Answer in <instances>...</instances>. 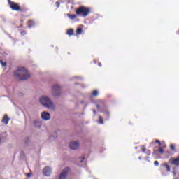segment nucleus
<instances>
[{
	"instance_id": "nucleus-8",
	"label": "nucleus",
	"mask_w": 179,
	"mask_h": 179,
	"mask_svg": "<svg viewBox=\"0 0 179 179\" xmlns=\"http://www.w3.org/2000/svg\"><path fill=\"white\" fill-rule=\"evenodd\" d=\"M68 173H69V168H65L62 173L59 176V179H66V176H68Z\"/></svg>"
},
{
	"instance_id": "nucleus-32",
	"label": "nucleus",
	"mask_w": 179,
	"mask_h": 179,
	"mask_svg": "<svg viewBox=\"0 0 179 179\" xmlns=\"http://www.w3.org/2000/svg\"><path fill=\"white\" fill-rule=\"evenodd\" d=\"M93 113H94V114H96V110H93Z\"/></svg>"
},
{
	"instance_id": "nucleus-17",
	"label": "nucleus",
	"mask_w": 179,
	"mask_h": 179,
	"mask_svg": "<svg viewBox=\"0 0 179 179\" xmlns=\"http://www.w3.org/2000/svg\"><path fill=\"white\" fill-rule=\"evenodd\" d=\"M35 128H41V122H34Z\"/></svg>"
},
{
	"instance_id": "nucleus-33",
	"label": "nucleus",
	"mask_w": 179,
	"mask_h": 179,
	"mask_svg": "<svg viewBox=\"0 0 179 179\" xmlns=\"http://www.w3.org/2000/svg\"><path fill=\"white\" fill-rule=\"evenodd\" d=\"M148 155H150V151L148 150Z\"/></svg>"
},
{
	"instance_id": "nucleus-16",
	"label": "nucleus",
	"mask_w": 179,
	"mask_h": 179,
	"mask_svg": "<svg viewBox=\"0 0 179 179\" xmlns=\"http://www.w3.org/2000/svg\"><path fill=\"white\" fill-rule=\"evenodd\" d=\"M74 31L73 29H69L67 30V34L68 36H73Z\"/></svg>"
},
{
	"instance_id": "nucleus-35",
	"label": "nucleus",
	"mask_w": 179,
	"mask_h": 179,
	"mask_svg": "<svg viewBox=\"0 0 179 179\" xmlns=\"http://www.w3.org/2000/svg\"><path fill=\"white\" fill-rule=\"evenodd\" d=\"M139 160H141V157H139Z\"/></svg>"
},
{
	"instance_id": "nucleus-20",
	"label": "nucleus",
	"mask_w": 179,
	"mask_h": 179,
	"mask_svg": "<svg viewBox=\"0 0 179 179\" xmlns=\"http://www.w3.org/2000/svg\"><path fill=\"white\" fill-rule=\"evenodd\" d=\"M92 95H93L94 97H96V96L99 95V92H98L97 90L93 91Z\"/></svg>"
},
{
	"instance_id": "nucleus-10",
	"label": "nucleus",
	"mask_w": 179,
	"mask_h": 179,
	"mask_svg": "<svg viewBox=\"0 0 179 179\" xmlns=\"http://www.w3.org/2000/svg\"><path fill=\"white\" fill-rule=\"evenodd\" d=\"M41 118L42 120H44V121H48V120H51V115L48 112H43L41 114Z\"/></svg>"
},
{
	"instance_id": "nucleus-11",
	"label": "nucleus",
	"mask_w": 179,
	"mask_h": 179,
	"mask_svg": "<svg viewBox=\"0 0 179 179\" xmlns=\"http://www.w3.org/2000/svg\"><path fill=\"white\" fill-rule=\"evenodd\" d=\"M96 108L98 109V110H99L100 109V107H106V102H104V101H103V100H98L97 101H96Z\"/></svg>"
},
{
	"instance_id": "nucleus-19",
	"label": "nucleus",
	"mask_w": 179,
	"mask_h": 179,
	"mask_svg": "<svg viewBox=\"0 0 179 179\" xmlns=\"http://www.w3.org/2000/svg\"><path fill=\"white\" fill-rule=\"evenodd\" d=\"M141 150L143 152V153H146V147H145V145H141Z\"/></svg>"
},
{
	"instance_id": "nucleus-21",
	"label": "nucleus",
	"mask_w": 179,
	"mask_h": 179,
	"mask_svg": "<svg viewBox=\"0 0 179 179\" xmlns=\"http://www.w3.org/2000/svg\"><path fill=\"white\" fill-rule=\"evenodd\" d=\"M170 148H171V150H173V152H174V150H176V145H174V144H171Z\"/></svg>"
},
{
	"instance_id": "nucleus-2",
	"label": "nucleus",
	"mask_w": 179,
	"mask_h": 179,
	"mask_svg": "<svg viewBox=\"0 0 179 179\" xmlns=\"http://www.w3.org/2000/svg\"><path fill=\"white\" fill-rule=\"evenodd\" d=\"M92 12V8L90 7H86L81 6L76 10V15L77 16H82L83 17H87Z\"/></svg>"
},
{
	"instance_id": "nucleus-27",
	"label": "nucleus",
	"mask_w": 179,
	"mask_h": 179,
	"mask_svg": "<svg viewBox=\"0 0 179 179\" xmlns=\"http://www.w3.org/2000/svg\"><path fill=\"white\" fill-rule=\"evenodd\" d=\"M55 5H56L57 8H59V5H61V3L59 1H57L55 3Z\"/></svg>"
},
{
	"instance_id": "nucleus-6",
	"label": "nucleus",
	"mask_w": 179,
	"mask_h": 179,
	"mask_svg": "<svg viewBox=\"0 0 179 179\" xmlns=\"http://www.w3.org/2000/svg\"><path fill=\"white\" fill-rule=\"evenodd\" d=\"M166 171L168 172L171 171V168L169 164H167L166 162H164L161 164V167H160V171L162 173V174H164V171L166 170Z\"/></svg>"
},
{
	"instance_id": "nucleus-26",
	"label": "nucleus",
	"mask_w": 179,
	"mask_h": 179,
	"mask_svg": "<svg viewBox=\"0 0 179 179\" xmlns=\"http://www.w3.org/2000/svg\"><path fill=\"white\" fill-rule=\"evenodd\" d=\"M26 34H27L26 31H21V36H26Z\"/></svg>"
},
{
	"instance_id": "nucleus-15",
	"label": "nucleus",
	"mask_w": 179,
	"mask_h": 179,
	"mask_svg": "<svg viewBox=\"0 0 179 179\" xmlns=\"http://www.w3.org/2000/svg\"><path fill=\"white\" fill-rule=\"evenodd\" d=\"M67 16L71 20H73V19H76V17H77L76 15H72V14H69V13L67 14Z\"/></svg>"
},
{
	"instance_id": "nucleus-24",
	"label": "nucleus",
	"mask_w": 179,
	"mask_h": 179,
	"mask_svg": "<svg viewBox=\"0 0 179 179\" xmlns=\"http://www.w3.org/2000/svg\"><path fill=\"white\" fill-rule=\"evenodd\" d=\"M159 153H161V155H163V153H164V150H163V148H159Z\"/></svg>"
},
{
	"instance_id": "nucleus-1",
	"label": "nucleus",
	"mask_w": 179,
	"mask_h": 179,
	"mask_svg": "<svg viewBox=\"0 0 179 179\" xmlns=\"http://www.w3.org/2000/svg\"><path fill=\"white\" fill-rule=\"evenodd\" d=\"M14 76L17 80H27L30 78V74L26 68L17 67V70L14 71Z\"/></svg>"
},
{
	"instance_id": "nucleus-22",
	"label": "nucleus",
	"mask_w": 179,
	"mask_h": 179,
	"mask_svg": "<svg viewBox=\"0 0 179 179\" xmlns=\"http://www.w3.org/2000/svg\"><path fill=\"white\" fill-rule=\"evenodd\" d=\"M99 124H104V122L103 120V117H101V116H99Z\"/></svg>"
},
{
	"instance_id": "nucleus-7",
	"label": "nucleus",
	"mask_w": 179,
	"mask_h": 179,
	"mask_svg": "<svg viewBox=\"0 0 179 179\" xmlns=\"http://www.w3.org/2000/svg\"><path fill=\"white\" fill-rule=\"evenodd\" d=\"M69 148L71 149V150H78V149H79V142L71 141L69 143Z\"/></svg>"
},
{
	"instance_id": "nucleus-34",
	"label": "nucleus",
	"mask_w": 179,
	"mask_h": 179,
	"mask_svg": "<svg viewBox=\"0 0 179 179\" xmlns=\"http://www.w3.org/2000/svg\"><path fill=\"white\" fill-rule=\"evenodd\" d=\"M151 145H155V143H153V142H152V143H151Z\"/></svg>"
},
{
	"instance_id": "nucleus-23",
	"label": "nucleus",
	"mask_w": 179,
	"mask_h": 179,
	"mask_svg": "<svg viewBox=\"0 0 179 179\" xmlns=\"http://www.w3.org/2000/svg\"><path fill=\"white\" fill-rule=\"evenodd\" d=\"M0 64H1L2 66H6V62H3V61L0 60Z\"/></svg>"
},
{
	"instance_id": "nucleus-30",
	"label": "nucleus",
	"mask_w": 179,
	"mask_h": 179,
	"mask_svg": "<svg viewBox=\"0 0 179 179\" xmlns=\"http://www.w3.org/2000/svg\"><path fill=\"white\" fill-rule=\"evenodd\" d=\"M83 160H85V157H83V159L80 161V162L83 163Z\"/></svg>"
},
{
	"instance_id": "nucleus-12",
	"label": "nucleus",
	"mask_w": 179,
	"mask_h": 179,
	"mask_svg": "<svg viewBox=\"0 0 179 179\" xmlns=\"http://www.w3.org/2000/svg\"><path fill=\"white\" fill-rule=\"evenodd\" d=\"M9 121H10V119L8 117V115H4L1 122H3V124L5 125H8V124H9Z\"/></svg>"
},
{
	"instance_id": "nucleus-3",
	"label": "nucleus",
	"mask_w": 179,
	"mask_h": 179,
	"mask_svg": "<svg viewBox=\"0 0 179 179\" xmlns=\"http://www.w3.org/2000/svg\"><path fill=\"white\" fill-rule=\"evenodd\" d=\"M39 101L42 103L43 106L46 107V108H48L49 110H54V103L50 101V98L47 96H43L39 99Z\"/></svg>"
},
{
	"instance_id": "nucleus-4",
	"label": "nucleus",
	"mask_w": 179,
	"mask_h": 179,
	"mask_svg": "<svg viewBox=\"0 0 179 179\" xmlns=\"http://www.w3.org/2000/svg\"><path fill=\"white\" fill-rule=\"evenodd\" d=\"M8 4L10 5V8L12 10H15L16 12H19V10H20V6H19V4L11 1L10 0H8Z\"/></svg>"
},
{
	"instance_id": "nucleus-28",
	"label": "nucleus",
	"mask_w": 179,
	"mask_h": 179,
	"mask_svg": "<svg viewBox=\"0 0 179 179\" xmlns=\"http://www.w3.org/2000/svg\"><path fill=\"white\" fill-rule=\"evenodd\" d=\"M154 164H155V166H159V162L158 161H155L154 162Z\"/></svg>"
},
{
	"instance_id": "nucleus-9",
	"label": "nucleus",
	"mask_w": 179,
	"mask_h": 179,
	"mask_svg": "<svg viewBox=\"0 0 179 179\" xmlns=\"http://www.w3.org/2000/svg\"><path fill=\"white\" fill-rule=\"evenodd\" d=\"M51 173H52V170H51V168L50 166H46L43 170V173L46 177H50V176H51Z\"/></svg>"
},
{
	"instance_id": "nucleus-36",
	"label": "nucleus",
	"mask_w": 179,
	"mask_h": 179,
	"mask_svg": "<svg viewBox=\"0 0 179 179\" xmlns=\"http://www.w3.org/2000/svg\"><path fill=\"white\" fill-rule=\"evenodd\" d=\"M0 143H1V138H0Z\"/></svg>"
},
{
	"instance_id": "nucleus-5",
	"label": "nucleus",
	"mask_w": 179,
	"mask_h": 179,
	"mask_svg": "<svg viewBox=\"0 0 179 179\" xmlns=\"http://www.w3.org/2000/svg\"><path fill=\"white\" fill-rule=\"evenodd\" d=\"M52 90H53L54 96L55 97L61 95V87H59V85H55L52 87Z\"/></svg>"
},
{
	"instance_id": "nucleus-18",
	"label": "nucleus",
	"mask_w": 179,
	"mask_h": 179,
	"mask_svg": "<svg viewBox=\"0 0 179 179\" xmlns=\"http://www.w3.org/2000/svg\"><path fill=\"white\" fill-rule=\"evenodd\" d=\"M83 31V29H82V28H77L76 31V34H82Z\"/></svg>"
},
{
	"instance_id": "nucleus-29",
	"label": "nucleus",
	"mask_w": 179,
	"mask_h": 179,
	"mask_svg": "<svg viewBox=\"0 0 179 179\" xmlns=\"http://www.w3.org/2000/svg\"><path fill=\"white\" fill-rule=\"evenodd\" d=\"M26 176H27V178H29L31 177V173H27Z\"/></svg>"
},
{
	"instance_id": "nucleus-31",
	"label": "nucleus",
	"mask_w": 179,
	"mask_h": 179,
	"mask_svg": "<svg viewBox=\"0 0 179 179\" xmlns=\"http://www.w3.org/2000/svg\"><path fill=\"white\" fill-rule=\"evenodd\" d=\"M98 65H99V66H101V62L98 63Z\"/></svg>"
},
{
	"instance_id": "nucleus-14",
	"label": "nucleus",
	"mask_w": 179,
	"mask_h": 179,
	"mask_svg": "<svg viewBox=\"0 0 179 179\" xmlns=\"http://www.w3.org/2000/svg\"><path fill=\"white\" fill-rule=\"evenodd\" d=\"M27 23H28V27H33V26H34V21L32 20H28Z\"/></svg>"
},
{
	"instance_id": "nucleus-13",
	"label": "nucleus",
	"mask_w": 179,
	"mask_h": 179,
	"mask_svg": "<svg viewBox=\"0 0 179 179\" xmlns=\"http://www.w3.org/2000/svg\"><path fill=\"white\" fill-rule=\"evenodd\" d=\"M171 163L174 166H179V155L178 157L173 159Z\"/></svg>"
},
{
	"instance_id": "nucleus-25",
	"label": "nucleus",
	"mask_w": 179,
	"mask_h": 179,
	"mask_svg": "<svg viewBox=\"0 0 179 179\" xmlns=\"http://www.w3.org/2000/svg\"><path fill=\"white\" fill-rule=\"evenodd\" d=\"M155 143H158L159 146H162V143L159 140H155Z\"/></svg>"
}]
</instances>
